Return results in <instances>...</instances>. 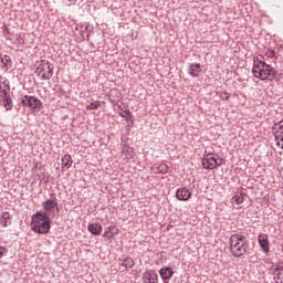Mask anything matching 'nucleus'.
Returning <instances> with one entry per match:
<instances>
[{"label": "nucleus", "mask_w": 283, "mask_h": 283, "mask_svg": "<svg viewBox=\"0 0 283 283\" xmlns=\"http://www.w3.org/2000/svg\"><path fill=\"white\" fill-rule=\"evenodd\" d=\"M35 74H38L42 81H50L52 74H54V65L46 60H41L36 64Z\"/></svg>", "instance_id": "4"}, {"label": "nucleus", "mask_w": 283, "mask_h": 283, "mask_svg": "<svg viewBox=\"0 0 283 283\" xmlns=\"http://www.w3.org/2000/svg\"><path fill=\"white\" fill-rule=\"evenodd\" d=\"M262 59H264L262 55L253 59L252 74L255 78L266 81V78H271V76L277 74V71H275V67L271 66Z\"/></svg>", "instance_id": "2"}, {"label": "nucleus", "mask_w": 283, "mask_h": 283, "mask_svg": "<svg viewBox=\"0 0 283 283\" xmlns=\"http://www.w3.org/2000/svg\"><path fill=\"white\" fill-rule=\"evenodd\" d=\"M192 192L187 187L178 188L176 191V198L177 200H181L184 202H187V200L191 199Z\"/></svg>", "instance_id": "9"}, {"label": "nucleus", "mask_w": 283, "mask_h": 283, "mask_svg": "<svg viewBox=\"0 0 283 283\" xmlns=\"http://www.w3.org/2000/svg\"><path fill=\"white\" fill-rule=\"evenodd\" d=\"M31 229L34 233L45 234L50 233V216L48 212H36L32 216Z\"/></svg>", "instance_id": "3"}, {"label": "nucleus", "mask_w": 283, "mask_h": 283, "mask_svg": "<svg viewBox=\"0 0 283 283\" xmlns=\"http://www.w3.org/2000/svg\"><path fill=\"white\" fill-rule=\"evenodd\" d=\"M57 206H59V201L54 196L42 203V207L44 211H46V213H52V211H54V208Z\"/></svg>", "instance_id": "12"}, {"label": "nucleus", "mask_w": 283, "mask_h": 283, "mask_svg": "<svg viewBox=\"0 0 283 283\" xmlns=\"http://www.w3.org/2000/svg\"><path fill=\"white\" fill-rule=\"evenodd\" d=\"M159 275L161 277V280H171V277H174V269L166 266V268H161L159 270Z\"/></svg>", "instance_id": "15"}, {"label": "nucleus", "mask_w": 283, "mask_h": 283, "mask_svg": "<svg viewBox=\"0 0 283 283\" xmlns=\"http://www.w3.org/2000/svg\"><path fill=\"white\" fill-rule=\"evenodd\" d=\"M157 171L158 174H169V166H167V164H160L157 167Z\"/></svg>", "instance_id": "22"}, {"label": "nucleus", "mask_w": 283, "mask_h": 283, "mask_svg": "<svg viewBox=\"0 0 283 283\" xmlns=\"http://www.w3.org/2000/svg\"><path fill=\"white\" fill-rule=\"evenodd\" d=\"M142 280L144 283H158V273L155 270H147L143 274Z\"/></svg>", "instance_id": "11"}, {"label": "nucleus", "mask_w": 283, "mask_h": 283, "mask_svg": "<svg viewBox=\"0 0 283 283\" xmlns=\"http://www.w3.org/2000/svg\"><path fill=\"white\" fill-rule=\"evenodd\" d=\"M101 106V102H94V103H91L86 106V109H98V107Z\"/></svg>", "instance_id": "25"}, {"label": "nucleus", "mask_w": 283, "mask_h": 283, "mask_svg": "<svg viewBox=\"0 0 283 283\" xmlns=\"http://www.w3.org/2000/svg\"><path fill=\"white\" fill-rule=\"evenodd\" d=\"M258 243L264 255H269L271 253V243L269 242V234L260 233L258 235Z\"/></svg>", "instance_id": "8"}, {"label": "nucleus", "mask_w": 283, "mask_h": 283, "mask_svg": "<svg viewBox=\"0 0 283 283\" xmlns=\"http://www.w3.org/2000/svg\"><path fill=\"white\" fill-rule=\"evenodd\" d=\"M2 105L6 108L7 112H10V109H12V107H14V104L12 103V98L11 97H4L2 99Z\"/></svg>", "instance_id": "20"}, {"label": "nucleus", "mask_w": 283, "mask_h": 283, "mask_svg": "<svg viewBox=\"0 0 283 283\" xmlns=\"http://www.w3.org/2000/svg\"><path fill=\"white\" fill-rule=\"evenodd\" d=\"M232 202H235V205H242V202H244V196L242 193L234 195L232 197Z\"/></svg>", "instance_id": "23"}, {"label": "nucleus", "mask_w": 283, "mask_h": 283, "mask_svg": "<svg viewBox=\"0 0 283 283\" xmlns=\"http://www.w3.org/2000/svg\"><path fill=\"white\" fill-rule=\"evenodd\" d=\"M74 161L72 160V156L70 154L64 155V158H62V167H65L66 169H70Z\"/></svg>", "instance_id": "19"}, {"label": "nucleus", "mask_w": 283, "mask_h": 283, "mask_svg": "<svg viewBox=\"0 0 283 283\" xmlns=\"http://www.w3.org/2000/svg\"><path fill=\"white\" fill-rule=\"evenodd\" d=\"M23 107H30L33 112H41L43 109V103L36 96L24 95L21 99Z\"/></svg>", "instance_id": "5"}, {"label": "nucleus", "mask_w": 283, "mask_h": 283, "mask_svg": "<svg viewBox=\"0 0 283 283\" xmlns=\"http://www.w3.org/2000/svg\"><path fill=\"white\" fill-rule=\"evenodd\" d=\"M112 227H108L105 229L104 237L105 238H114V234L112 233Z\"/></svg>", "instance_id": "27"}, {"label": "nucleus", "mask_w": 283, "mask_h": 283, "mask_svg": "<svg viewBox=\"0 0 283 283\" xmlns=\"http://www.w3.org/2000/svg\"><path fill=\"white\" fill-rule=\"evenodd\" d=\"M276 283H283V263L273 264L271 268Z\"/></svg>", "instance_id": "10"}, {"label": "nucleus", "mask_w": 283, "mask_h": 283, "mask_svg": "<svg viewBox=\"0 0 283 283\" xmlns=\"http://www.w3.org/2000/svg\"><path fill=\"white\" fill-rule=\"evenodd\" d=\"M10 224H12V216L10 214V212L6 211V212H1L0 213V227H10Z\"/></svg>", "instance_id": "14"}, {"label": "nucleus", "mask_w": 283, "mask_h": 283, "mask_svg": "<svg viewBox=\"0 0 283 283\" xmlns=\"http://www.w3.org/2000/svg\"><path fill=\"white\" fill-rule=\"evenodd\" d=\"M1 65L4 72H8V70H10V67L12 66V59H10V55H4L1 59Z\"/></svg>", "instance_id": "18"}, {"label": "nucleus", "mask_w": 283, "mask_h": 283, "mask_svg": "<svg viewBox=\"0 0 283 283\" xmlns=\"http://www.w3.org/2000/svg\"><path fill=\"white\" fill-rule=\"evenodd\" d=\"M200 67H202L200 63H190L188 66V74H190V76H192L193 78H198V76H200V73L202 72Z\"/></svg>", "instance_id": "13"}, {"label": "nucleus", "mask_w": 283, "mask_h": 283, "mask_svg": "<svg viewBox=\"0 0 283 283\" xmlns=\"http://www.w3.org/2000/svg\"><path fill=\"white\" fill-rule=\"evenodd\" d=\"M119 260L122 262L120 266L123 269H134V259H132L130 256L122 258Z\"/></svg>", "instance_id": "17"}, {"label": "nucleus", "mask_w": 283, "mask_h": 283, "mask_svg": "<svg viewBox=\"0 0 283 283\" xmlns=\"http://www.w3.org/2000/svg\"><path fill=\"white\" fill-rule=\"evenodd\" d=\"M272 134L274 136L277 147H281V149H283V119L272 126Z\"/></svg>", "instance_id": "7"}, {"label": "nucleus", "mask_w": 283, "mask_h": 283, "mask_svg": "<svg viewBox=\"0 0 283 283\" xmlns=\"http://www.w3.org/2000/svg\"><path fill=\"white\" fill-rule=\"evenodd\" d=\"M4 252H6V248L0 247V259L3 258Z\"/></svg>", "instance_id": "28"}, {"label": "nucleus", "mask_w": 283, "mask_h": 283, "mask_svg": "<svg viewBox=\"0 0 283 283\" xmlns=\"http://www.w3.org/2000/svg\"><path fill=\"white\" fill-rule=\"evenodd\" d=\"M119 116L120 118H125L126 116H129V115L125 114V111H124L123 113H119Z\"/></svg>", "instance_id": "29"}, {"label": "nucleus", "mask_w": 283, "mask_h": 283, "mask_svg": "<svg viewBox=\"0 0 283 283\" xmlns=\"http://www.w3.org/2000/svg\"><path fill=\"white\" fill-rule=\"evenodd\" d=\"M229 244L233 258H242V255L249 253V239L241 232L231 234Z\"/></svg>", "instance_id": "1"}, {"label": "nucleus", "mask_w": 283, "mask_h": 283, "mask_svg": "<svg viewBox=\"0 0 283 283\" xmlns=\"http://www.w3.org/2000/svg\"><path fill=\"white\" fill-rule=\"evenodd\" d=\"M88 231L92 233V235H101L103 232V226L99 223H91L88 224Z\"/></svg>", "instance_id": "16"}, {"label": "nucleus", "mask_w": 283, "mask_h": 283, "mask_svg": "<svg viewBox=\"0 0 283 283\" xmlns=\"http://www.w3.org/2000/svg\"><path fill=\"white\" fill-rule=\"evenodd\" d=\"M224 163L223 158H216L213 154H206L202 158L203 169H216V167H221Z\"/></svg>", "instance_id": "6"}, {"label": "nucleus", "mask_w": 283, "mask_h": 283, "mask_svg": "<svg viewBox=\"0 0 283 283\" xmlns=\"http://www.w3.org/2000/svg\"><path fill=\"white\" fill-rule=\"evenodd\" d=\"M125 114L127 115L125 117V120H127L128 123L134 124V115H132V112L130 111H125Z\"/></svg>", "instance_id": "26"}, {"label": "nucleus", "mask_w": 283, "mask_h": 283, "mask_svg": "<svg viewBox=\"0 0 283 283\" xmlns=\"http://www.w3.org/2000/svg\"><path fill=\"white\" fill-rule=\"evenodd\" d=\"M10 87H4V88H1L0 90V98H1V101L3 99V98H10Z\"/></svg>", "instance_id": "21"}, {"label": "nucleus", "mask_w": 283, "mask_h": 283, "mask_svg": "<svg viewBox=\"0 0 283 283\" xmlns=\"http://www.w3.org/2000/svg\"><path fill=\"white\" fill-rule=\"evenodd\" d=\"M217 94L221 98V101H229V98H231V94L227 91L217 92Z\"/></svg>", "instance_id": "24"}]
</instances>
